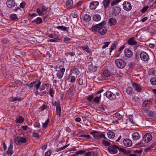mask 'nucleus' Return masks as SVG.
Here are the masks:
<instances>
[{"mask_svg": "<svg viewBox=\"0 0 156 156\" xmlns=\"http://www.w3.org/2000/svg\"><path fill=\"white\" fill-rule=\"evenodd\" d=\"M105 23V21H102L98 24L93 26L92 27V29L95 31L98 32L100 34L104 35L105 34L107 31L106 28L104 27Z\"/></svg>", "mask_w": 156, "mask_h": 156, "instance_id": "obj_1", "label": "nucleus"}, {"mask_svg": "<svg viewBox=\"0 0 156 156\" xmlns=\"http://www.w3.org/2000/svg\"><path fill=\"white\" fill-rule=\"evenodd\" d=\"M90 134L92 135L94 138L96 139L99 140L102 138L105 139H107L105 136V135L101 133L100 132L94 131L91 132Z\"/></svg>", "mask_w": 156, "mask_h": 156, "instance_id": "obj_2", "label": "nucleus"}, {"mask_svg": "<svg viewBox=\"0 0 156 156\" xmlns=\"http://www.w3.org/2000/svg\"><path fill=\"white\" fill-rule=\"evenodd\" d=\"M104 95L106 96V97L110 100H114L116 98V96H118L119 94L118 93H116V95L110 91H108L105 93Z\"/></svg>", "mask_w": 156, "mask_h": 156, "instance_id": "obj_3", "label": "nucleus"}, {"mask_svg": "<svg viewBox=\"0 0 156 156\" xmlns=\"http://www.w3.org/2000/svg\"><path fill=\"white\" fill-rule=\"evenodd\" d=\"M37 80L31 82L30 84H27V85L28 87L30 89H32L33 87L36 88L37 90H38L40 86L41 83L40 80L38 81L37 83H37Z\"/></svg>", "mask_w": 156, "mask_h": 156, "instance_id": "obj_4", "label": "nucleus"}, {"mask_svg": "<svg viewBox=\"0 0 156 156\" xmlns=\"http://www.w3.org/2000/svg\"><path fill=\"white\" fill-rule=\"evenodd\" d=\"M115 63L116 66L119 68L123 69L126 66V63L121 59H118L115 61Z\"/></svg>", "mask_w": 156, "mask_h": 156, "instance_id": "obj_5", "label": "nucleus"}, {"mask_svg": "<svg viewBox=\"0 0 156 156\" xmlns=\"http://www.w3.org/2000/svg\"><path fill=\"white\" fill-rule=\"evenodd\" d=\"M84 153L85 156H93L94 155V152L93 151H92L86 152L85 151L80 150L76 152L75 154L77 155L81 154Z\"/></svg>", "mask_w": 156, "mask_h": 156, "instance_id": "obj_6", "label": "nucleus"}, {"mask_svg": "<svg viewBox=\"0 0 156 156\" xmlns=\"http://www.w3.org/2000/svg\"><path fill=\"white\" fill-rule=\"evenodd\" d=\"M15 141L16 144L19 145L21 143H25L27 142L26 139L24 137L20 136H17L15 139Z\"/></svg>", "mask_w": 156, "mask_h": 156, "instance_id": "obj_7", "label": "nucleus"}, {"mask_svg": "<svg viewBox=\"0 0 156 156\" xmlns=\"http://www.w3.org/2000/svg\"><path fill=\"white\" fill-rule=\"evenodd\" d=\"M47 10V7L44 5H42L37 9V12L39 16H42L44 15L43 12L46 11Z\"/></svg>", "mask_w": 156, "mask_h": 156, "instance_id": "obj_8", "label": "nucleus"}, {"mask_svg": "<svg viewBox=\"0 0 156 156\" xmlns=\"http://www.w3.org/2000/svg\"><path fill=\"white\" fill-rule=\"evenodd\" d=\"M48 37L52 38L49 40V41L50 42H56L58 40H60L58 35L55 34H51L49 35Z\"/></svg>", "mask_w": 156, "mask_h": 156, "instance_id": "obj_9", "label": "nucleus"}, {"mask_svg": "<svg viewBox=\"0 0 156 156\" xmlns=\"http://www.w3.org/2000/svg\"><path fill=\"white\" fill-rule=\"evenodd\" d=\"M152 137L150 133H147L145 134L143 137V140L145 143L149 142L152 139Z\"/></svg>", "mask_w": 156, "mask_h": 156, "instance_id": "obj_10", "label": "nucleus"}, {"mask_svg": "<svg viewBox=\"0 0 156 156\" xmlns=\"http://www.w3.org/2000/svg\"><path fill=\"white\" fill-rule=\"evenodd\" d=\"M141 59L144 61H148L149 59V57L147 53L145 52H142L140 54Z\"/></svg>", "mask_w": 156, "mask_h": 156, "instance_id": "obj_11", "label": "nucleus"}, {"mask_svg": "<svg viewBox=\"0 0 156 156\" xmlns=\"http://www.w3.org/2000/svg\"><path fill=\"white\" fill-rule=\"evenodd\" d=\"M122 5L124 9L126 11H129L132 9L131 4L128 2H124L123 3Z\"/></svg>", "mask_w": 156, "mask_h": 156, "instance_id": "obj_12", "label": "nucleus"}, {"mask_svg": "<svg viewBox=\"0 0 156 156\" xmlns=\"http://www.w3.org/2000/svg\"><path fill=\"white\" fill-rule=\"evenodd\" d=\"M121 11V9L119 7L115 6L113 8L112 10V14L115 16L118 15Z\"/></svg>", "mask_w": 156, "mask_h": 156, "instance_id": "obj_13", "label": "nucleus"}, {"mask_svg": "<svg viewBox=\"0 0 156 156\" xmlns=\"http://www.w3.org/2000/svg\"><path fill=\"white\" fill-rule=\"evenodd\" d=\"M115 146L117 145H114L112 146H109L108 147V149L110 153L114 154L118 152L117 148Z\"/></svg>", "mask_w": 156, "mask_h": 156, "instance_id": "obj_14", "label": "nucleus"}, {"mask_svg": "<svg viewBox=\"0 0 156 156\" xmlns=\"http://www.w3.org/2000/svg\"><path fill=\"white\" fill-rule=\"evenodd\" d=\"M7 7L9 8L14 7L15 5V2L14 0H8L6 3Z\"/></svg>", "mask_w": 156, "mask_h": 156, "instance_id": "obj_15", "label": "nucleus"}, {"mask_svg": "<svg viewBox=\"0 0 156 156\" xmlns=\"http://www.w3.org/2000/svg\"><path fill=\"white\" fill-rule=\"evenodd\" d=\"M136 38L134 37H133L130 38L127 41V44L130 45H133L136 44L137 42L135 40Z\"/></svg>", "mask_w": 156, "mask_h": 156, "instance_id": "obj_16", "label": "nucleus"}, {"mask_svg": "<svg viewBox=\"0 0 156 156\" xmlns=\"http://www.w3.org/2000/svg\"><path fill=\"white\" fill-rule=\"evenodd\" d=\"M13 147V143L12 141L10 143V145L7 152V154L8 156H10L13 153L12 149Z\"/></svg>", "mask_w": 156, "mask_h": 156, "instance_id": "obj_17", "label": "nucleus"}, {"mask_svg": "<svg viewBox=\"0 0 156 156\" xmlns=\"http://www.w3.org/2000/svg\"><path fill=\"white\" fill-rule=\"evenodd\" d=\"M99 2L98 1H93L90 3V9L94 10L96 9L99 5Z\"/></svg>", "mask_w": 156, "mask_h": 156, "instance_id": "obj_18", "label": "nucleus"}, {"mask_svg": "<svg viewBox=\"0 0 156 156\" xmlns=\"http://www.w3.org/2000/svg\"><path fill=\"white\" fill-rule=\"evenodd\" d=\"M152 104L151 101L150 100H145L143 104V106L147 108H149Z\"/></svg>", "mask_w": 156, "mask_h": 156, "instance_id": "obj_19", "label": "nucleus"}, {"mask_svg": "<svg viewBox=\"0 0 156 156\" xmlns=\"http://www.w3.org/2000/svg\"><path fill=\"white\" fill-rule=\"evenodd\" d=\"M123 143L124 146L127 147H130L132 145V142L131 140L128 139H125L123 141Z\"/></svg>", "mask_w": 156, "mask_h": 156, "instance_id": "obj_20", "label": "nucleus"}, {"mask_svg": "<svg viewBox=\"0 0 156 156\" xmlns=\"http://www.w3.org/2000/svg\"><path fill=\"white\" fill-rule=\"evenodd\" d=\"M124 53L125 56L128 58H130L133 55L132 52L128 49H126L125 50Z\"/></svg>", "mask_w": 156, "mask_h": 156, "instance_id": "obj_21", "label": "nucleus"}, {"mask_svg": "<svg viewBox=\"0 0 156 156\" xmlns=\"http://www.w3.org/2000/svg\"><path fill=\"white\" fill-rule=\"evenodd\" d=\"M132 86L133 88L135 90L138 92H141V89L140 86L136 83H133L132 84Z\"/></svg>", "mask_w": 156, "mask_h": 156, "instance_id": "obj_22", "label": "nucleus"}, {"mask_svg": "<svg viewBox=\"0 0 156 156\" xmlns=\"http://www.w3.org/2000/svg\"><path fill=\"white\" fill-rule=\"evenodd\" d=\"M132 137L134 140H136L139 139L140 136L138 133L135 132L132 134Z\"/></svg>", "mask_w": 156, "mask_h": 156, "instance_id": "obj_23", "label": "nucleus"}, {"mask_svg": "<svg viewBox=\"0 0 156 156\" xmlns=\"http://www.w3.org/2000/svg\"><path fill=\"white\" fill-rule=\"evenodd\" d=\"M116 22V19L112 18L109 19L108 20V24L110 26L115 24Z\"/></svg>", "mask_w": 156, "mask_h": 156, "instance_id": "obj_24", "label": "nucleus"}, {"mask_svg": "<svg viewBox=\"0 0 156 156\" xmlns=\"http://www.w3.org/2000/svg\"><path fill=\"white\" fill-rule=\"evenodd\" d=\"M56 28L58 30H61L67 32L68 31V28L67 27L63 26H57L56 27Z\"/></svg>", "mask_w": 156, "mask_h": 156, "instance_id": "obj_25", "label": "nucleus"}, {"mask_svg": "<svg viewBox=\"0 0 156 156\" xmlns=\"http://www.w3.org/2000/svg\"><path fill=\"white\" fill-rule=\"evenodd\" d=\"M113 118L115 117L117 119H115V118H114V119H115L116 120H120L121 119H122V116L119 113H116L115 114V116L113 117Z\"/></svg>", "mask_w": 156, "mask_h": 156, "instance_id": "obj_26", "label": "nucleus"}, {"mask_svg": "<svg viewBox=\"0 0 156 156\" xmlns=\"http://www.w3.org/2000/svg\"><path fill=\"white\" fill-rule=\"evenodd\" d=\"M24 121L23 118L22 116H19L18 117L16 120V123H21Z\"/></svg>", "mask_w": 156, "mask_h": 156, "instance_id": "obj_27", "label": "nucleus"}, {"mask_svg": "<svg viewBox=\"0 0 156 156\" xmlns=\"http://www.w3.org/2000/svg\"><path fill=\"white\" fill-rule=\"evenodd\" d=\"M126 92L128 94L131 95L133 94V90L131 87H128L126 89Z\"/></svg>", "mask_w": 156, "mask_h": 156, "instance_id": "obj_28", "label": "nucleus"}, {"mask_svg": "<svg viewBox=\"0 0 156 156\" xmlns=\"http://www.w3.org/2000/svg\"><path fill=\"white\" fill-rule=\"evenodd\" d=\"M93 18L94 21L98 22L101 20V18L100 15L96 14L93 16Z\"/></svg>", "mask_w": 156, "mask_h": 156, "instance_id": "obj_29", "label": "nucleus"}, {"mask_svg": "<svg viewBox=\"0 0 156 156\" xmlns=\"http://www.w3.org/2000/svg\"><path fill=\"white\" fill-rule=\"evenodd\" d=\"M148 115L151 117L155 118L156 117V113L154 112L151 111H149L147 113Z\"/></svg>", "mask_w": 156, "mask_h": 156, "instance_id": "obj_30", "label": "nucleus"}, {"mask_svg": "<svg viewBox=\"0 0 156 156\" xmlns=\"http://www.w3.org/2000/svg\"><path fill=\"white\" fill-rule=\"evenodd\" d=\"M83 20L87 22H89L91 20V16L88 14H85L83 16Z\"/></svg>", "mask_w": 156, "mask_h": 156, "instance_id": "obj_31", "label": "nucleus"}, {"mask_svg": "<svg viewBox=\"0 0 156 156\" xmlns=\"http://www.w3.org/2000/svg\"><path fill=\"white\" fill-rule=\"evenodd\" d=\"M97 67L96 66L93 67L91 66H90L89 69L88 71L90 72H95L97 70Z\"/></svg>", "mask_w": 156, "mask_h": 156, "instance_id": "obj_32", "label": "nucleus"}, {"mask_svg": "<svg viewBox=\"0 0 156 156\" xmlns=\"http://www.w3.org/2000/svg\"><path fill=\"white\" fill-rule=\"evenodd\" d=\"M110 3L109 0H104L103 1V4L105 8H106L108 6Z\"/></svg>", "mask_w": 156, "mask_h": 156, "instance_id": "obj_33", "label": "nucleus"}, {"mask_svg": "<svg viewBox=\"0 0 156 156\" xmlns=\"http://www.w3.org/2000/svg\"><path fill=\"white\" fill-rule=\"evenodd\" d=\"M107 135L108 136V137L110 139H112L115 136V133L112 131L109 132L108 133Z\"/></svg>", "mask_w": 156, "mask_h": 156, "instance_id": "obj_34", "label": "nucleus"}, {"mask_svg": "<svg viewBox=\"0 0 156 156\" xmlns=\"http://www.w3.org/2000/svg\"><path fill=\"white\" fill-rule=\"evenodd\" d=\"M72 73L76 75H78L80 73L79 70L76 68H73L71 69Z\"/></svg>", "mask_w": 156, "mask_h": 156, "instance_id": "obj_35", "label": "nucleus"}, {"mask_svg": "<svg viewBox=\"0 0 156 156\" xmlns=\"http://www.w3.org/2000/svg\"><path fill=\"white\" fill-rule=\"evenodd\" d=\"M73 3L72 0H67L66 2V6L69 7L72 6Z\"/></svg>", "mask_w": 156, "mask_h": 156, "instance_id": "obj_36", "label": "nucleus"}, {"mask_svg": "<svg viewBox=\"0 0 156 156\" xmlns=\"http://www.w3.org/2000/svg\"><path fill=\"white\" fill-rule=\"evenodd\" d=\"M83 50L85 51L88 53H91V50L89 48L88 46H85L82 47Z\"/></svg>", "mask_w": 156, "mask_h": 156, "instance_id": "obj_37", "label": "nucleus"}, {"mask_svg": "<svg viewBox=\"0 0 156 156\" xmlns=\"http://www.w3.org/2000/svg\"><path fill=\"white\" fill-rule=\"evenodd\" d=\"M101 97V95H100L98 97H96L94 99V101L97 104H99L100 102V101Z\"/></svg>", "mask_w": 156, "mask_h": 156, "instance_id": "obj_38", "label": "nucleus"}, {"mask_svg": "<svg viewBox=\"0 0 156 156\" xmlns=\"http://www.w3.org/2000/svg\"><path fill=\"white\" fill-rule=\"evenodd\" d=\"M34 21L36 24H40L42 22V19L39 17H37Z\"/></svg>", "mask_w": 156, "mask_h": 156, "instance_id": "obj_39", "label": "nucleus"}, {"mask_svg": "<svg viewBox=\"0 0 156 156\" xmlns=\"http://www.w3.org/2000/svg\"><path fill=\"white\" fill-rule=\"evenodd\" d=\"M107 108L106 107L105 105H100L98 107L99 110L101 111H105Z\"/></svg>", "mask_w": 156, "mask_h": 156, "instance_id": "obj_40", "label": "nucleus"}, {"mask_svg": "<svg viewBox=\"0 0 156 156\" xmlns=\"http://www.w3.org/2000/svg\"><path fill=\"white\" fill-rule=\"evenodd\" d=\"M56 115H58L59 116L60 115L61 109L60 107V106L56 107Z\"/></svg>", "mask_w": 156, "mask_h": 156, "instance_id": "obj_41", "label": "nucleus"}, {"mask_svg": "<svg viewBox=\"0 0 156 156\" xmlns=\"http://www.w3.org/2000/svg\"><path fill=\"white\" fill-rule=\"evenodd\" d=\"M116 47V45L115 44V43L114 42L112 44L111 47L109 48L110 53H111L113 50L115 49Z\"/></svg>", "mask_w": 156, "mask_h": 156, "instance_id": "obj_42", "label": "nucleus"}, {"mask_svg": "<svg viewBox=\"0 0 156 156\" xmlns=\"http://www.w3.org/2000/svg\"><path fill=\"white\" fill-rule=\"evenodd\" d=\"M117 148V149H118L119 151H120L123 153H126V150L122 147H119L117 146H115Z\"/></svg>", "mask_w": 156, "mask_h": 156, "instance_id": "obj_43", "label": "nucleus"}, {"mask_svg": "<svg viewBox=\"0 0 156 156\" xmlns=\"http://www.w3.org/2000/svg\"><path fill=\"white\" fill-rule=\"evenodd\" d=\"M10 17L11 20H16L18 18L16 14H13L10 15Z\"/></svg>", "mask_w": 156, "mask_h": 156, "instance_id": "obj_44", "label": "nucleus"}, {"mask_svg": "<svg viewBox=\"0 0 156 156\" xmlns=\"http://www.w3.org/2000/svg\"><path fill=\"white\" fill-rule=\"evenodd\" d=\"M150 82L152 85H156V77L152 78L150 80Z\"/></svg>", "mask_w": 156, "mask_h": 156, "instance_id": "obj_45", "label": "nucleus"}, {"mask_svg": "<svg viewBox=\"0 0 156 156\" xmlns=\"http://www.w3.org/2000/svg\"><path fill=\"white\" fill-rule=\"evenodd\" d=\"M102 143L105 146H108L111 145L110 142L105 140H102Z\"/></svg>", "mask_w": 156, "mask_h": 156, "instance_id": "obj_46", "label": "nucleus"}, {"mask_svg": "<svg viewBox=\"0 0 156 156\" xmlns=\"http://www.w3.org/2000/svg\"><path fill=\"white\" fill-rule=\"evenodd\" d=\"M110 72L107 70H105L103 72V75L105 76L108 77L110 75Z\"/></svg>", "mask_w": 156, "mask_h": 156, "instance_id": "obj_47", "label": "nucleus"}, {"mask_svg": "<svg viewBox=\"0 0 156 156\" xmlns=\"http://www.w3.org/2000/svg\"><path fill=\"white\" fill-rule=\"evenodd\" d=\"M63 75V73H61L59 71H58L56 73L57 77L59 79L62 78Z\"/></svg>", "mask_w": 156, "mask_h": 156, "instance_id": "obj_48", "label": "nucleus"}, {"mask_svg": "<svg viewBox=\"0 0 156 156\" xmlns=\"http://www.w3.org/2000/svg\"><path fill=\"white\" fill-rule=\"evenodd\" d=\"M133 100L136 102L138 103L140 101V99L137 96H134L133 98Z\"/></svg>", "mask_w": 156, "mask_h": 156, "instance_id": "obj_49", "label": "nucleus"}, {"mask_svg": "<svg viewBox=\"0 0 156 156\" xmlns=\"http://www.w3.org/2000/svg\"><path fill=\"white\" fill-rule=\"evenodd\" d=\"M65 55L66 56H68V55H69L71 57L74 56L75 55V53L73 52H67L65 53Z\"/></svg>", "mask_w": 156, "mask_h": 156, "instance_id": "obj_50", "label": "nucleus"}, {"mask_svg": "<svg viewBox=\"0 0 156 156\" xmlns=\"http://www.w3.org/2000/svg\"><path fill=\"white\" fill-rule=\"evenodd\" d=\"M49 122V119L48 118L45 122L43 123V127L44 128H46L47 127L48 124Z\"/></svg>", "mask_w": 156, "mask_h": 156, "instance_id": "obj_51", "label": "nucleus"}, {"mask_svg": "<svg viewBox=\"0 0 156 156\" xmlns=\"http://www.w3.org/2000/svg\"><path fill=\"white\" fill-rule=\"evenodd\" d=\"M121 0H114L111 3L112 6H113L117 4L118 2L121 1Z\"/></svg>", "mask_w": 156, "mask_h": 156, "instance_id": "obj_52", "label": "nucleus"}, {"mask_svg": "<svg viewBox=\"0 0 156 156\" xmlns=\"http://www.w3.org/2000/svg\"><path fill=\"white\" fill-rule=\"evenodd\" d=\"M110 42H105L104 43V44L102 47V48L103 49H105L106 47H107L109 44H110Z\"/></svg>", "mask_w": 156, "mask_h": 156, "instance_id": "obj_53", "label": "nucleus"}, {"mask_svg": "<svg viewBox=\"0 0 156 156\" xmlns=\"http://www.w3.org/2000/svg\"><path fill=\"white\" fill-rule=\"evenodd\" d=\"M52 104L54 106H56V108L60 106V103L59 101L58 102L55 101L54 102L52 103Z\"/></svg>", "mask_w": 156, "mask_h": 156, "instance_id": "obj_54", "label": "nucleus"}, {"mask_svg": "<svg viewBox=\"0 0 156 156\" xmlns=\"http://www.w3.org/2000/svg\"><path fill=\"white\" fill-rule=\"evenodd\" d=\"M133 116L132 115H129V121L132 123H134L133 121Z\"/></svg>", "mask_w": 156, "mask_h": 156, "instance_id": "obj_55", "label": "nucleus"}, {"mask_svg": "<svg viewBox=\"0 0 156 156\" xmlns=\"http://www.w3.org/2000/svg\"><path fill=\"white\" fill-rule=\"evenodd\" d=\"M154 147L152 145H150L148 147H147L145 150V152H148L150 151L152 148H153Z\"/></svg>", "mask_w": 156, "mask_h": 156, "instance_id": "obj_56", "label": "nucleus"}, {"mask_svg": "<svg viewBox=\"0 0 156 156\" xmlns=\"http://www.w3.org/2000/svg\"><path fill=\"white\" fill-rule=\"evenodd\" d=\"M47 108V106L45 105H44L40 108L39 109L41 111H44V109H46Z\"/></svg>", "mask_w": 156, "mask_h": 156, "instance_id": "obj_57", "label": "nucleus"}, {"mask_svg": "<svg viewBox=\"0 0 156 156\" xmlns=\"http://www.w3.org/2000/svg\"><path fill=\"white\" fill-rule=\"evenodd\" d=\"M149 8V6H148L144 7L141 10V12L142 13H144Z\"/></svg>", "mask_w": 156, "mask_h": 156, "instance_id": "obj_58", "label": "nucleus"}, {"mask_svg": "<svg viewBox=\"0 0 156 156\" xmlns=\"http://www.w3.org/2000/svg\"><path fill=\"white\" fill-rule=\"evenodd\" d=\"M12 100L10 99V101H20L21 100V98H18L17 97H15L14 98H12Z\"/></svg>", "mask_w": 156, "mask_h": 156, "instance_id": "obj_59", "label": "nucleus"}, {"mask_svg": "<svg viewBox=\"0 0 156 156\" xmlns=\"http://www.w3.org/2000/svg\"><path fill=\"white\" fill-rule=\"evenodd\" d=\"M34 126L35 127L39 128L40 126V125L38 122H36L34 123Z\"/></svg>", "mask_w": 156, "mask_h": 156, "instance_id": "obj_60", "label": "nucleus"}, {"mask_svg": "<svg viewBox=\"0 0 156 156\" xmlns=\"http://www.w3.org/2000/svg\"><path fill=\"white\" fill-rule=\"evenodd\" d=\"M54 90L50 88V91L49 92V94L50 95V96L52 97H53V95L52 94H54Z\"/></svg>", "mask_w": 156, "mask_h": 156, "instance_id": "obj_61", "label": "nucleus"}, {"mask_svg": "<svg viewBox=\"0 0 156 156\" xmlns=\"http://www.w3.org/2000/svg\"><path fill=\"white\" fill-rule=\"evenodd\" d=\"M94 96L93 95H91L88 97L87 99L89 101H91L92 99L94 98Z\"/></svg>", "mask_w": 156, "mask_h": 156, "instance_id": "obj_62", "label": "nucleus"}, {"mask_svg": "<svg viewBox=\"0 0 156 156\" xmlns=\"http://www.w3.org/2000/svg\"><path fill=\"white\" fill-rule=\"evenodd\" d=\"M83 83V82L82 79L79 78L78 81V84L80 85H82Z\"/></svg>", "mask_w": 156, "mask_h": 156, "instance_id": "obj_63", "label": "nucleus"}, {"mask_svg": "<svg viewBox=\"0 0 156 156\" xmlns=\"http://www.w3.org/2000/svg\"><path fill=\"white\" fill-rule=\"evenodd\" d=\"M51 154V152L50 151H48L47 152H46L45 154V156H50Z\"/></svg>", "mask_w": 156, "mask_h": 156, "instance_id": "obj_64", "label": "nucleus"}]
</instances>
